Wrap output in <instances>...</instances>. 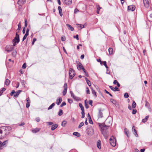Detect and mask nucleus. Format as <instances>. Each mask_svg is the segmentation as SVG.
I'll return each instance as SVG.
<instances>
[{"instance_id": "1", "label": "nucleus", "mask_w": 152, "mask_h": 152, "mask_svg": "<svg viewBox=\"0 0 152 152\" xmlns=\"http://www.w3.org/2000/svg\"><path fill=\"white\" fill-rule=\"evenodd\" d=\"M98 124L101 129L102 134L103 135L105 138H107L108 136L107 130L108 129L110 126L105 125L104 123L101 124L99 123Z\"/></svg>"}, {"instance_id": "2", "label": "nucleus", "mask_w": 152, "mask_h": 152, "mask_svg": "<svg viewBox=\"0 0 152 152\" xmlns=\"http://www.w3.org/2000/svg\"><path fill=\"white\" fill-rule=\"evenodd\" d=\"M75 75V70L71 68H70L69 69V78L71 79H72Z\"/></svg>"}, {"instance_id": "3", "label": "nucleus", "mask_w": 152, "mask_h": 152, "mask_svg": "<svg viewBox=\"0 0 152 152\" xmlns=\"http://www.w3.org/2000/svg\"><path fill=\"white\" fill-rule=\"evenodd\" d=\"M114 137L112 136L110 139V144L113 147H115L116 145V141L115 139L114 140Z\"/></svg>"}, {"instance_id": "4", "label": "nucleus", "mask_w": 152, "mask_h": 152, "mask_svg": "<svg viewBox=\"0 0 152 152\" xmlns=\"http://www.w3.org/2000/svg\"><path fill=\"white\" fill-rule=\"evenodd\" d=\"M63 88L64 89L63 92V96H65L67 93V86L66 83H64L63 86Z\"/></svg>"}, {"instance_id": "5", "label": "nucleus", "mask_w": 152, "mask_h": 152, "mask_svg": "<svg viewBox=\"0 0 152 152\" xmlns=\"http://www.w3.org/2000/svg\"><path fill=\"white\" fill-rule=\"evenodd\" d=\"M14 47L12 46L9 45L7 46L6 48V50L9 53L11 51L14 49Z\"/></svg>"}, {"instance_id": "6", "label": "nucleus", "mask_w": 152, "mask_h": 152, "mask_svg": "<svg viewBox=\"0 0 152 152\" xmlns=\"http://www.w3.org/2000/svg\"><path fill=\"white\" fill-rule=\"evenodd\" d=\"M13 40L15 41V42H16L17 43H18L19 42V35L17 33H16L15 37Z\"/></svg>"}, {"instance_id": "7", "label": "nucleus", "mask_w": 152, "mask_h": 152, "mask_svg": "<svg viewBox=\"0 0 152 152\" xmlns=\"http://www.w3.org/2000/svg\"><path fill=\"white\" fill-rule=\"evenodd\" d=\"M26 0H18L17 4L20 6H22L26 3Z\"/></svg>"}, {"instance_id": "8", "label": "nucleus", "mask_w": 152, "mask_h": 152, "mask_svg": "<svg viewBox=\"0 0 152 152\" xmlns=\"http://www.w3.org/2000/svg\"><path fill=\"white\" fill-rule=\"evenodd\" d=\"M77 68L79 70L81 69L83 70L84 69L82 64L80 62H79L77 65Z\"/></svg>"}, {"instance_id": "9", "label": "nucleus", "mask_w": 152, "mask_h": 152, "mask_svg": "<svg viewBox=\"0 0 152 152\" xmlns=\"http://www.w3.org/2000/svg\"><path fill=\"white\" fill-rule=\"evenodd\" d=\"M93 129H89V128H88L87 129V133L89 135H92L93 134Z\"/></svg>"}, {"instance_id": "10", "label": "nucleus", "mask_w": 152, "mask_h": 152, "mask_svg": "<svg viewBox=\"0 0 152 152\" xmlns=\"http://www.w3.org/2000/svg\"><path fill=\"white\" fill-rule=\"evenodd\" d=\"M143 2L145 7L148 8L149 6V1L148 0H143Z\"/></svg>"}, {"instance_id": "11", "label": "nucleus", "mask_w": 152, "mask_h": 152, "mask_svg": "<svg viewBox=\"0 0 152 152\" xmlns=\"http://www.w3.org/2000/svg\"><path fill=\"white\" fill-rule=\"evenodd\" d=\"M64 3L67 5H69L72 3V0H64Z\"/></svg>"}, {"instance_id": "12", "label": "nucleus", "mask_w": 152, "mask_h": 152, "mask_svg": "<svg viewBox=\"0 0 152 152\" xmlns=\"http://www.w3.org/2000/svg\"><path fill=\"white\" fill-rule=\"evenodd\" d=\"M135 9V7L133 5L129 6L128 7V10H131L133 11Z\"/></svg>"}, {"instance_id": "13", "label": "nucleus", "mask_w": 152, "mask_h": 152, "mask_svg": "<svg viewBox=\"0 0 152 152\" xmlns=\"http://www.w3.org/2000/svg\"><path fill=\"white\" fill-rule=\"evenodd\" d=\"M70 93L71 96L72 97H73V98L76 101L78 100H79L78 99H79V98L78 97H77L76 96H75L72 91H70Z\"/></svg>"}, {"instance_id": "14", "label": "nucleus", "mask_w": 152, "mask_h": 152, "mask_svg": "<svg viewBox=\"0 0 152 152\" xmlns=\"http://www.w3.org/2000/svg\"><path fill=\"white\" fill-rule=\"evenodd\" d=\"M109 88L113 91H119V90L118 88L117 87H115V88L113 87L112 86H110Z\"/></svg>"}, {"instance_id": "15", "label": "nucleus", "mask_w": 152, "mask_h": 152, "mask_svg": "<svg viewBox=\"0 0 152 152\" xmlns=\"http://www.w3.org/2000/svg\"><path fill=\"white\" fill-rule=\"evenodd\" d=\"M132 131L134 132L133 134L135 136L137 137L138 136V134L137 133V130L135 129V126H133L132 129Z\"/></svg>"}, {"instance_id": "16", "label": "nucleus", "mask_w": 152, "mask_h": 152, "mask_svg": "<svg viewBox=\"0 0 152 152\" xmlns=\"http://www.w3.org/2000/svg\"><path fill=\"white\" fill-rule=\"evenodd\" d=\"M22 91V90H18L16 92L15 91V93L14 95V97L16 98L17 97L20 93Z\"/></svg>"}, {"instance_id": "17", "label": "nucleus", "mask_w": 152, "mask_h": 152, "mask_svg": "<svg viewBox=\"0 0 152 152\" xmlns=\"http://www.w3.org/2000/svg\"><path fill=\"white\" fill-rule=\"evenodd\" d=\"M99 113L98 115V118H102L103 117V113L101 111V109H99Z\"/></svg>"}, {"instance_id": "18", "label": "nucleus", "mask_w": 152, "mask_h": 152, "mask_svg": "<svg viewBox=\"0 0 152 152\" xmlns=\"http://www.w3.org/2000/svg\"><path fill=\"white\" fill-rule=\"evenodd\" d=\"M62 99L61 97H58L56 100V104L57 105H59L61 102Z\"/></svg>"}, {"instance_id": "19", "label": "nucleus", "mask_w": 152, "mask_h": 152, "mask_svg": "<svg viewBox=\"0 0 152 152\" xmlns=\"http://www.w3.org/2000/svg\"><path fill=\"white\" fill-rule=\"evenodd\" d=\"M8 143V140H6L4 141V142H1V147L3 146H6L7 145Z\"/></svg>"}, {"instance_id": "20", "label": "nucleus", "mask_w": 152, "mask_h": 152, "mask_svg": "<svg viewBox=\"0 0 152 152\" xmlns=\"http://www.w3.org/2000/svg\"><path fill=\"white\" fill-rule=\"evenodd\" d=\"M58 8L60 15L61 16H62L63 15V13L61 7L60 6H59Z\"/></svg>"}, {"instance_id": "21", "label": "nucleus", "mask_w": 152, "mask_h": 152, "mask_svg": "<svg viewBox=\"0 0 152 152\" xmlns=\"http://www.w3.org/2000/svg\"><path fill=\"white\" fill-rule=\"evenodd\" d=\"M101 142L100 140H98L97 143V146L98 148L100 149L101 148Z\"/></svg>"}, {"instance_id": "22", "label": "nucleus", "mask_w": 152, "mask_h": 152, "mask_svg": "<svg viewBox=\"0 0 152 152\" xmlns=\"http://www.w3.org/2000/svg\"><path fill=\"white\" fill-rule=\"evenodd\" d=\"M58 126V125L56 124L53 125L52 126L51 129L53 131Z\"/></svg>"}, {"instance_id": "23", "label": "nucleus", "mask_w": 152, "mask_h": 152, "mask_svg": "<svg viewBox=\"0 0 152 152\" xmlns=\"http://www.w3.org/2000/svg\"><path fill=\"white\" fill-rule=\"evenodd\" d=\"M85 79V80L86 82V83H87V84H88V86H91V83L90 81L89 80H88L86 77Z\"/></svg>"}, {"instance_id": "24", "label": "nucleus", "mask_w": 152, "mask_h": 152, "mask_svg": "<svg viewBox=\"0 0 152 152\" xmlns=\"http://www.w3.org/2000/svg\"><path fill=\"white\" fill-rule=\"evenodd\" d=\"M66 26H67L69 29L71 31H74V28L70 25L67 24H66Z\"/></svg>"}, {"instance_id": "25", "label": "nucleus", "mask_w": 152, "mask_h": 152, "mask_svg": "<svg viewBox=\"0 0 152 152\" xmlns=\"http://www.w3.org/2000/svg\"><path fill=\"white\" fill-rule=\"evenodd\" d=\"M73 134L77 137H80L81 136L80 134L77 132H74L73 133Z\"/></svg>"}, {"instance_id": "26", "label": "nucleus", "mask_w": 152, "mask_h": 152, "mask_svg": "<svg viewBox=\"0 0 152 152\" xmlns=\"http://www.w3.org/2000/svg\"><path fill=\"white\" fill-rule=\"evenodd\" d=\"M39 129L38 128H36V129L32 130V132L33 133H36L39 131Z\"/></svg>"}, {"instance_id": "27", "label": "nucleus", "mask_w": 152, "mask_h": 152, "mask_svg": "<svg viewBox=\"0 0 152 152\" xmlns=\"http://www.w3.org/2000/svg\"><path fill=\"white\" fill-rule=\"evenodd\" d=\"M10 83V80L8 79H6L5 82V84L7 86H8L9 85Z\"/></svg>"}, {"instance_id": "28", "label": "nucleus", "mask_w": 152, "mask_h": 152, "mask_svg": "<svg viewBox=\"0 0 152 152\" xmlns=\"http://www.w3.org/2000/svg\"><path fill=\"white\" fill-rule=\"evenodd\" d=\"M108 51L109 54H112L113 53V49L112 48H110L108 49Z\"/></svg>"}, {"instance_id": "29", "label": "nucleus", "mask_w": 152, "mask_h": 152, "mask_svg": "<svg viewBox=\"0 0 152 152\" xmlns=\"http://www.w3.org/2000/svg\"><path fill=\"white\" fill-rule=\"evenodd\" d=\"M145 106L148 107V108H150V104L149 102H148L147 101H145Z\"/></svg>"}, {"instance_id": "30", "label": "nucleus", "mask_w": 152, "mask_h": 152, "mask_svg": "<svg viewBox=\"0 0 152 152\" xmlns=\"http://www.w3.org/2000/svg\"><path fill=\"white\" fill-rule=\"evenodd\" d=\"M91 89L92 90V93L95 96V97H97V95L96 94V92L92 88H91Z\"/></svg>"}, {"instance_id": "31", "label": "nucleus", "mask_w": 152, "mask_h": 152, "mask_svg": "<svg viewBox=\"0 0 152 152\" xmlns=\"http://www.w3.org/2000/svg\"><path fill=\"white\" fill-rule=\"evenodd\" d=\"M110 101L112 103L114 104H115L116 103V101L113 99H110Z\"/></svg>"}, {"instance_id": "32", "label": "nucleus", "mask_w": 152, "mask_h": 152, "mask_svg": "<svg viewBox=\"0 0 152 152\" xmlns=\"http://www.w3.org/2000/svg\"><path fill=\"white\" fill-rule=\"evenodd\" d=\"M55 105V103H52L48 108V110H49L51 109Z\"/></svg>"}, {"instance_id": "33", "label": "nucleus", "mask_w": 152, "mask_h": 152, "mask_svg": "<svg viewBox=\"0 0 152 152\" xmlns=\"http://www.w3.org/2000/svg\"><path fill=\"white\" fill-rule=\"evenodd\" d=\"M67 123V121H64L61 123V125L62 126L64 127L65 126Z\"/></svg>"}, {"instance_id": "34", "label": "nucleus", "mask_w": 152, "mask_h": 152, "mask_svg": "<svg viewBox=\"0 0 152 152\" xmlns=\"http://www.w3.org/2000/svg\"><path fill=\"white\" fill-rule=\"evenodd\" d=\"M136 103L134 101H133L132 105V107L133 108H134L136 107Z\"/></svg>"}, {"instance_id": "35", "label": "nucleus", "mask_w": 152, "mask_h": 152, "mask_svg": "<svg viewBox=\"0 0 152 152\" xmlns=\"http://www.w3.org/2000/svg\"><path fill=\"white\" fill-rule=\"evenodd\" d=\"M28 34H28L27 33H26L25 34L23 38V41L24 40L26 39L27 37L28 36Z\"/></svg>"}, {"instance_id": "36", "label": "nucleus", "mask_w": 152, "mask_h": 152, "mask_svg": "<svg viewBox=\"0 0 152 152\" xmlns=\"http://www.w3.org/2000/svg\"><path fill=\"white\" fill-rule=\"evenodd\" d=\"M5 90L6 88H2L1 90L0 91V96L2 94L3 91H4Z\"/></svg>"}, {"instance_id": "37", "label": "nucleus", "mask_w": 152, "mask_h": 152, "mask_svg": "<svg viewBox=\"0 0 152 152\" xmlns=\"http://www.w3.org/2000/svg\"><path fill=\"white\" fill-rule=\"evenodd\" d=\"M102 64H103L105 66L107 69L108 68V67L107 65V62L106 61H102Z\"/></svg>"}, {"instance_id": "38", "label": "nucleus", "mask_w": 152, "mask_h": 152, "mask_svg": "<svg viewBox=\"0 0 152 152\" xmlns=\"http://www.w3.org/2000/svg\"><path fill=\"white\" fill-rule=\"evenodd\" d=\"M76 25L79 26L78 27H79L81 29L83 28H84V26L83 25L80 24H76Z\"/></svg>"}, {"instance_id": "39", "label": "nucleus", "mask_w": 152, "mask_h": 152, "mask_svg": "<svg viewBox=\"0 0 152 152\" xmlns=\"http://www.w3.org/2000/svg\"><path fill=\"white\" fill-rule=\"evenodd\" d=\"M79 105L81 109V110H84L83 106L82 104L81 103H80L79 104Z\"/></svg>"}, {"instance_id": "40", "label": "nucleus", "mask_w": 152, "mask_h": 152, "mask_svg": "<svg viewBox=\"0 0 152 152\" xmlns=\"http://www.w3.org/2000/svg\"><path fill=\"white\" fill-rule=\"evenodd\" d=\"M63 112L62 110L61 109L60 110L59 112L58 113V115L61 116L63 114Z\"/></svg>"}, {"instance_id": "41", "label": "nucleus", "mask_w": 152, "mask_h": 152, "mask_svg": "<svg viewBox=\"0 0 152 152\" xmlns=\"http://www.w3.org/2000/svg\"><path fill=\"white\" fill-rule=\"evenodd\" d=\"M83 71L84 72V73H85V75H86L87 76V77H88L89 76H88V72H87V71L85 70V69H83Z\"/></svg>"}, {"instance_id": "42", "label": "nucleus", "mask_w": 152, "mask_h": 152, "mask_svg": "<svg viewBox=\"0 0 152 152\" xmlns=\"http://www.w3.org/2000/svg\"><path fill=\"white\" fill-rule=\"evenodd\" d=\"M84 124V123L83 122H81L80 124L78 126V128L79 129L81 128Z\"/></svg>"}, {"instance_id": "43", "label": "nucleus", "mask_w": 152, "mask_h": 152, "mask_svg": "<svg viewBox=\"0 0 152 152\" xmlns=\"http://www.w3.org/2000/svg\"><path fill=\"white\" fill-rule=\"evenodd\" d=\"M104 91L106 94H108L111 97H113V95L110 92H108L106 89H105Z\"/></svg>"}, {"instance_id": "44", "label": "nucleus", "mask_w": 152, "mask_h": 152, "mask_svg": "<svg viewBox=\"0 0 152 152\" xmlns=\"http://www.w3.org/2000/svg\"><path fill=\"white\" fill-rule=\"evenodd\" d=\"M16 53H17L16 51V50H15V51L13 52L12 53V55L13 56L15 57L16 56Z\"/></svg>"}, {"instance_id": "45", "label": "nucleus", "mask_w": 152, "mask_h": 152, "mask_svg": "<svg viewBox=\"0 0 152 152\" xmlns=\"http://www.w3.org/2000/svg\"><path fill=\"white\" fill-rule=\"evenodd\" d=\"M96 7L97 8V10L99 11L100 9L102 8L101 7H100L99 5L98 4L96 5Z\"/></svg>"}, {"instance_id": "46", "label": "nucleus", "mask_w": 152, "mask_h": 152, "mask_svg": "<svg viewBox=\"0 0 152 152\" xmlns=\"http://www.w3.org/2000/svg\"><path fill=\"white\" fill-rule=\"evenodd\" d=\"M86 89V93L88 94H90V92L88 88L87 87Z\"/></svg>"}, {"instance_id": "47", "label": "nucleus", "mask_w": 152, "mask_h": 152, "mask_svg": "<svg viewBox=\"0 0 152 152\" xmlns=\"http://www.w3.org/2000/svg\"><path fill=\"white\" fill-rule=\"evenodd\" d=\"M124 97L125 98H128L129 97V95L128 93H125L124 95Z\"/></svg>"}, {"instance_id": "48", "label": "nucleus", "mask_w": 152, "mask_h": 152, "mask_svg": "<svg viewBox=\"0 0 152 152\" xmlns=\"http://www.w3.org/2000/svg\"><path fill=\"white\" fill-rule=\"evenodd\" d=\"M124 132L125 134L127 136H128V131L127 130H126V128H125L124 129Z\"/></svg>"}, {"instance_id": "49", "label": "nucleus", "mask_w": 152, "mask_h": 152, "mask_svg": "<svg viewBox=\"0 0 152 152\" xmlns=\"http://www.w3.org/2000/svg\"><path fill=\"white\" fill-rule=\"evenodd\" d=\"M28 25V22L27 20L26 19L25 20V28L27 27Z\"/></svg>"}, {"instance_id": "50", "label": "nucleus", "mask_w": 152, "mask_h": 152, "mask_svg": "<svg viewBox=\"0 0 152 152\" xmlns=\"http://www.w3.org/2000/svg\"><path fill=\"white\" fill-rule=\"evenodd\" d=\"M68 102L70 104H71L73 102L72 100L70 99H68Z\"/></svg>"}, {"instance_id": "51", "label": "nucleus", "mask_w": 152, "mask_h": 152, "mask_svg": "<svg viewBox=\"0 0 152 152\" xmlns=\"http://www.w3.org/2000/svg\"><path fill=\"white\" fill-rule=\"evenodd\" d=\"M88 120H89V123L90 124H93V122L91 120V117H90V118H88Z\"/></svg>"}, {"instance_id": "52", "label": "nucleus", "mask_w": 152, "mask_h": 152, "mask_svg": "<svg viewBox=\"0 0 152 152\" xmlns=\"http://www.w3.org/2000/svg\"><path fill=\"white\" fill-rule=\"evenodd\" d=\"M21 83L23 86L24 87L25 86V82L24 80H22L21 81Z\"/></svg>"}, {"instance_id": "53", "label": "nucleus", "mask_w": 152, "mask_h": 152, "mask_svg": "<svg viewBox=\"0 0 152 152\" xmlns=\"http://www.w3.org/2000/svg\"><path fill=\"white\" fill-rule=\"evenodd\" d=\"M137 111L136 109H133L132 110V114H135L137 113Z\"/></svg>"}, {"instance_id": "54", "label": "nucleus", "mask_w": 152, "mask_h": 152, "mask_svg": "<svg viewBox=\"0 0 152 152\" xmlns=\"http://www.w3.org/2000/svg\"><path fill=\"white\" fill-rule=\"evenodd\" d=\"M66 104V103L65 102H63L61 105L60 107H62L63 106L65 105Z\"/></svg>"}, {"instance_id": "55", "label": "nucleus", "mask_w": 152, "mask_h": 152, "mask_svg": "<svg viewBox=\"0 0 152 152\" xmlns=\"http://www.w3.org/2000/svg\"><path fill=\"white\" fill-rule=\"evenodd\" d=\"M73 37L74 38H76L77 40L79 39V36L78 34H77L76 36H74Z\"/></svg>"}, {"instance_id": "56", "label": "nucleus", "mask_w": 152, "mask_h": 152, "mask_svg": "<svg viewBox=\"0 0 152 152\" xmlns=\"http://www.w3.org/2000/svg\"><path fill=\"white\" fill-rule=\"evenodd\" d=\"M26 67V63H24L23 65L22 68L23 69H25Z\"/></svg>"}, {"instance_id": "57", "label": "nucleus", "mask_w": 152, "mask_h": 152, "mask_svg": "<svg viewBox=\"0 0 152 152\" xmlns=\"http://www.w3.org/2000/svg\"><path fill=\"white\" fill-rule=\"evenodd\" d=\"M47 123L48 124V125L50 126L51 125L53 124V123L52 122H47Z\"/></svg>"}, {"instance_id": "58", "label": "nucleus", "mask_w": 152, "mask_h": 152, "mask_svg": "<svg viewBox=\"0 0 152 152\" xmlns=\"http://www.w3.org/2000/svg\"><path fill=\"white\" fill-rule=\"evenodd\" d=\"M15 93V91L14 90H12L11 92L10 93V95L11 96H12L13 95H14V94Z\"/></svg>"}, {"instance_id": "59", "label": "nucleus", "mask_w": 152, "mask_h": 152, "mask_svg": "<svg viewBox=\"0 0 152 152\" xmlns=\"http://www.w3.org/2000/svg\"><path fill=\"white\" fill-rule=\"evenodd\" d=\"M18 30H20V28H21V25H20V23L18 25Z\"/></svg>"}, {"instance_id": "60", "label": "nucleus", "mask_w": 152, "mask_h": 152, "mask_svg": "<svg viewBox=\"0 0 152 152\" xmlns=\"http://www.w3.org/2000/svg\"><path fill=\"white\" fill-rule=\"evenodd\" d=\"M30 105V103H27L26 104V107L28 108L29 107Z\"/></svg>"}, {"instance_id": "61", "label": "nucleus", "mask_w": 152, "mask_h": 152, "mask_svg": "<svg viewBox=\"0 0 152 152\" xmlns=\"http://www.w3.org/2000/svg\"><path fill=\"white\" fill-rule=\"evenodd\" d=\"M61 40L63 41H64L66 40V38L64 37H61Z\"/></svg>"}, {"instance_id": "62", "label": "nucleus", "mask_w": 152, "mask_h": 152, "mask_svg": "<svg viewBox=\"0 0 152 152\" xmlns=\"http://www.w3.org/2000/svg\"><path fill=\"white\" fill-rule=\"evenodd\" d=\"M40 119L39 117H37L36 118V120L37 122H39L40 121Z\"/></svg>"}, {"instance_id": "63", "label": "nucleus", "mask_w": 152, "mask_h": 152, "mask_svg": "<svg viewBox=\"0 0 152 152\" xmlns=\"http://www.w3.org/2000/svg\"><path fill=\"white\" fill-rule=\"evenodd\" d=\"M85 104V107L86 108V109L88 108V107H89V106H88V104H87V103H86Z\"/></svg>"}, {"instance_id": "64", "label": "nucleus", "mask_w": 152, "mask_h": 152, "mask_svg": "<svg viewBox=\"0 0 152 152\" xmlns=\"http://www.w3.org/2000/svg\"><path fill=\"white\" fill-rule=\"evenodd\" d=\"M25 31H26L25 27H23V30L22 31V32H23V34H24L25 33Z\"/></svg>"}]
</instances>
